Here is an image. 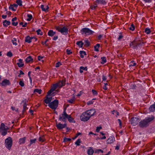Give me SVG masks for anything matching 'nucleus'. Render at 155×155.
Returning a JSON list of instances; mask_svg holds the SVG:
<instances>
[{
	"label": "nucleus",
	"instance_id": "obj_21",
	"mask_svg": "<svg viewBox=\"0 0 155 155\" xmlns=\"http://www.w3.org/2000/svg\"><path fill=\"white\" fill-rule=\"evenodd\" d=\"M26 139V137H25L19 139L18 142L20 144H24L25 142Z\"/></svg>",
	"mask_w": 155,
	"mask_h": 155
},
{
	"label": "nucleus",
	"instance_id": "obj_11",
	"mask_svg": "<svg viewBox=\"0 0 155 155\" xmlns=\"http://www.w3.org/2000/svg\"><path fill=\"white\" fill-rule=\"evenodd\" d=\"M88 115L89 117L90 118L91 117L93 116L96 112V111L94 109H90L88 110L85 111Z\"/></svg>",
	"mask_w": 155,
	"mask_h": 155
},
{
	"label": "nucleus",
	"instance_id": "obj_58",
	"mask_svg": "<svg viewBox=\"0 0 155 155\" xmlns=\"http://www.w3.org/2000/svg\"><path fill=\"white\" fill-rule=\"evenodd\" d=\"M58 36H57V35L54 36V37L53 39V40H54V41L58 39Z\"/></svg>",
	"mask_w": 155,
	"mask_h": 155
},
{
	"label": "nucleus",
	"instance_id": "obj_41",
	"mask_svg": "<svg viewBox=\"0 0 155 155\" xmlns=\"http://www.w3.org/2000/svg\"><path fill=\"white\" fill-rule=\"evenodd\" d=\"M16 2L18 5L22 6V1L21 0H16Z\"/></svg>",
	"mask_w": 155,
	"mask_h": 155
},
{
	"label": "nucleus",
	"instance_id": "obj_16",
	"mask_svg": "<svg viewBox=\"0 0 155 155\" xmlns=\"http://www.w3.org/2000/svg\"><path fill=\"white\" fill-rule=\"evenodd\" d=\"M115 140V138L114 137H110L107 141V143H113Z\"/></svg>",
	"mask_w": 155,
	"mask_h": 155
},
{
	"label": "nucleus",
	"instance_id": "obj_33",
	"mask_svg": "<svg viewBox=\"0 0 155 155\" xmlns=\"http://www.w3.org/2000/svg\"><path fill=\"white\" fill-rule=\"evenodd\" d=\"M75 99V97L74 96L72 98L68 100V101L69 103L72 104L74 101Z\"/></svg>",
	"mask_w": 155,
	"mask_h": 155
},
{
	"label": "nucleus",
	"instance_id": "obj_19",
	"mask_svg": "<svg viewBox=\"0 0 155 155\" xmlns=\"http://www.w3.org/2000/svg\"><path fill=\"white\" fill-rule=\"evenodd\" d=\"M94 151L92 147H89L87 151V153L88 155H92Z\"/></svg>",
	"mask_w": 155,
	"mask_h": 155
},
{
	"label": "nucleus",
	"instance_id": "obj_20",
	"mask_svg": "<svg viewBox=\"0 0 155 155\" xmlns=\"http://www.w3.org/2000/svg\"><path fill=\"white\" fill-rule=\"evenodd\" d=\"M18 7V5L17 4H12L10 5L9 7V8L10 9L12 10H15L14 8L15 9L17 8V7Z\"/></svg>",
	"mask_w": 155,
	"mask_h": 155
},
{
	"label": "nucleus",
	"instance_id": "obj_28",
	"mask_svg": "<svg viewBox=\"0 0 155 155\" xmlns=\"http://www.w3.org/2000/svg\"><path fill=\"white\" fill-rule=\"evenodd\" d=\"M56 34L55 31H54L52 30H49V36H52Z\"/></svg>",
	"mask_w": 155,
	"mask_h": 155
},
{
	"label": "nucleus",
	"instance_id": "obj_43",
	"mask_svg": "<svg viewBox=\"0 0 155 155\" xmlns=\"http://www.w3.org/2000/svg\"><path fill=\"white\" fill-rule=\"evenodd\" d=\"M27 24V22H25V24H23V23L22 22H21L19 23V25H22V27H25L26 26V25Z\"/></svg>",
	"mask_w": 155,
	"mask_h": 155
},
{
	"label": "nucleus",
	"instance_id": "obj_17",
	"mask_svg": "<svg viewBox=\"0 0 155 155\" xmlns=\"http://www.w3.org/2000/svg\"><path fill=\"white\" fill-rule=\"evenodd\" d=\"M23 60L21 59H18L19 62L17 63V64L19 67L21 68L24 65V64L23 63Z\"/></svg>",
	"mask_w": 155,
	"mask_h": 155
},
{
	"label": "nucleus",
	"instance_id": "obj_22",
	"mask_svg": "<svg viewBox=\"0 0 155 155\" xmlns=\"http://www.w3.org/2000/svg\"><path fill=\"white\" fill-rule=\"evenodd\" d=\"M80 68V72L81 73H82L83 72V70L87 71V67H84L83 66H81Z\"/></svg>",
	"mask_w": 155,
	"mask_h": 155
},
{
	"label": "nucleus",
	"instance_id": "obj_60",
	"mask_svg": "<svg viewBox=\"0 0 155 155\" xmlns=\"http://www.w3.org/2000/svg\"><path fill=\"white\" fill-rule=\"evenodd\" d=\"M102 79L103 81H105L107 79L106 77L104 75L102 76Z\"/></svg>",
	"mask_w": 155,
	"mask_h": 155
},
{
	"label": "nucleus",
	"instance_id": "obj_2",
	"mask_svg": "<svg viewBox=\"0 0 155 155\" xmlns=\"http://www.w3.org/2000/svg\"><path fill=\"white\" fill-rule=\"evenodd\" d=\"M52 97H49V107L53 109H55L58 106V101L57 100H55L52 102L50 103L51 101Z\"/></svg>",
	"mask_w": 155,
	"mask_h": 155
},
{
	"label": "nucleus",
	"instance_id": "obj_27",
	"mask_svg": "<svg viewBox=\"0 0 155 155\" xmlns=\"http://www.w3.org/2000/svg\"><path fill=\"white\" fill-rule=\"evenodd\" d=\"M44 102L46 104H48V91L47 92V94L46 95V99L44 100Z\"/></svg>",
	"mask_w": 155,
	"mask_h": 155
},
{
	"label": "nucleus",
	"instance_id": "obj_8",
	"mask_svg": "<svg viewBox=\"0 0 155 155\" xmlns=\"http://www.w3.org/2000/svg\"><path fill=\"white\" fill-rule=\"evenodd\" d=\"M68 115L66 113L65 110H64L63 114L59 115V120L60 121H64L65 120L67 119Z\"/></svg>",
	"mask_w": 155,
	"mask_h": 155
},
{
	"label": "nucleus",
	"instance_id": "obj_38",
	"mask_svg": "<svg viewBox=\"0 0 155 155\" xmlns=\"http://www.w3.org/2000/svg\"><path fill=\"white\" fill-rule=\"evenodd\" d=\"M144 31L147 34H149L151 32V31L150 30V29L148 28H146L145 29Z\"/></svg>",
	"mask_w": 155,
	"mask_h": 155
},
{
	"label": "nucleus",
	"instance_id": "obj_3",
	"mask_svg": "<svg viewBox=\"0 0 155 155\" xmlns=\"http://www.w3.org/2000/svg\"><path fill=\"white\" fill-rule=\"evenodd\" d=\"M81 32L82 35L86 36L93 34L94 32L88 28H84L81 30Z\"/></svg>",
	"mask_w": 155,
	"mask_h": 155
},
{
	"label": "nucleus",
	"instance_id": "obj_62",
	"mask_svg": "<svg viewBox=\"0 0 155 155\" xmlns=\"http://www.w3.org/2000/svg\"><path fill=\"white\" fill-rule=\"evenodd\" d=\"M6 14L10 16L11 14V12L10 11H7L6 12Z\"/></svg>",
	"mask_w": 155,
	"mask_h": 155
},
{
	"label": "nucleus",
	"instance_id": "obj_25",
	"mask_svg": "<svg viewBox=\"0 0 155 155\" xmlns=\"http://www.w3.org/2000/svg\"><path fill=\"white\" fill-rule=\"evenodd\" d=\"M67 119L69 122L71 123H75V121L74 120V119L70 115H68Z\"/></svg>",
	"mask_w": 155,
	"mask_h": 155
},
{
	"label": "nucleus",
	"instance_id": "obj_31",
	"mask_svg": "<svg viewBox=\"0 0 155 155\" xmlns=\"http://www.w3.org/2000/svg\"><path fill=\"white\" fill-rule=\"evenodd\" d=\"M137 64L135 62H134V61H131L129 65V67H130L132 66H135Z\"/></svg>",
	"mask_w": 155,
	"mask_h": 155
},
{
	"label": "nucleus",
	"instance_id": "obj_13",
	"mask_svg": "<svg viewBox=\"0 0 155 155\" xmlns=\"http://www.w3.org/2000/svg\"><path fill=\"white\" fill-rule=\"evenodd\" d=\"M9 129V128L5 126L3 123H2L0 127V132L2 130L6 131Z\"/></svg>",
	"mask_w": 155,
	"mask_h": 155
},
{
	"label": "nucleus",
	"instance_id": "obj_53",
	"mask_svg": "<svg viewBox=\"0 0 155 155\" xmlns=\"http://www.w3.org/2000/svg\"><path fill=\"white\" fill-rule=\"evenodd\" d=\"M71 140V139L69 138H65L64 139V142L69 141Z\"/></svg>",
	"mask_w": 155,
	"mask_h": 155
},
{
	"label": "nucleus",
	"instance_id": "obj_61",
	"mask_svg": "<svg viewBox=\"0 0 155 155\" xmlns=\"http://www.w3.org/2000/svg\"><path fill=\"white\" fill-rule=\"evenodd\" d=\"M43 58V57L41 56H39L38 57V59L39 61H41V59H42Z\"/></svg>",
	"mask_w": 155,
	"mask_h": 155
},
{
	"label": "nucleus",
	"instance_id": "obj_50",
	"mask_svg": "<svg viewBox=\"0 0 155 155\" xmlns=\"http://www.w3.org/2000/svg\"><path fill=\"white\" fill-rule=\"evenodd\" d=\"M27 104H26L25 103H24V104L23 105V111H25L27 109Z\"/></svg>",
	"mask_w": 155,
	"mask_h": 155
},
{
	"label": "nucleus",
	"instance_id": "obj_59",
	"mask_svg": "<svg viewBox=\"0 0 155 155\" xmlns=\"http://www.w3.org/2000/svg\"><path fill=\"white\" fill-rule=\"evenodd\" d=\"M66 52L68 54H70L71 53V52L70 50L67 49L66 50Z\"/></svg>",
	"mask_w": 155,
	"mask_h": 155
},
{
	"label": "nucleus",
	"instance_id": "obj_44",
	"mask_svg": "<svg viewBox=\"0 0 155 155\" xmlns=\"http://www.w3.org/2000/svg\"><path fill=\"white\" fill-rule=\"evenodd\" d=\"M92 92L93 95L96 96L97 95V92L94 90L93 89Z\"/></svg>",
	"mask_w": 155,
	"mask_h": 155
},
{
	"label": "nucleus",
	"instance_id": "obj_45",
	"mask_svg": "<svg viewBox=\"0 0 155 155\" xmlns=\"http://www.w3.org/2000/svg\"><path fill=\"white\" fill-rule=\"evenodd\" d=\"M7 55L9 57H11L13 55L11 51H9L7 53Z\"/></svg>",
	"mask_w": 155,
	"mask_h": 155
},
{
	"label": "nucleus",
	"instance_id": "obj_36",
	"mask_svg": "<svg viewBox=\"0 0 155 155\" xmlns=\"http://www.w3.org/2000/svg\"><path fill=\"white\" fill-rule=\"evenodd\" d=\"M12 41L14 45L16 46L17 45V43L16 42L17 41V39L15 38H14L12 40Z\"/></svg>",
	"mask_w": 155,
	"mask_h": 155
},
{
	"label": "nucleus",
	"instance_id": "obj_24",
	"mask_svg": "<svg viewBox=\"0 0 155 155\" xmlns=\"http://www.w3.org/2000/svg\"><path fill=\"white\" fill-rule=\"evenodd\" d=\"M37 140L35 138L33 139H31L30 141V144L28 145V146L30 147L31 144L34 143H35Z\"/></svg>",
	"mask_w": 155,
	"mask_h": 155
},
{
	"label": "nucleus",
	"instance_id": "obj_64",
	"mask_svg": "<svg viewBox=\"0 0 155 155\" xmlns=\"http://www.w3.org/2000/svg\"><path fill=\"white\" fill-rule=\"evenodd\" d=\"M61 64L59 62L57 63L56 64V67H58Z\"/></svg>",
	"mask_w": 155,
	"mask_h": 155
},
{
	"label": "nucleus",
	"instance_id": "obj_37",
	"mask_svg": "<svg viewBox=\"0 0 155 155\" xmlns=\"http://www.w3.org/2000/svg\"><path fill=\"white\" fill-rule=\"evenodd\" d=\"M99 46L100 44H97V45L94 47V50L96 51H99Z\"/></svg>",
	"mask_w": 155,
	"mask_h": 155
},
{
	"label": "nucleus",
	"instance_id": "obj_10",
	"mask_svg": "<svg viewBox=\"0 0 155 155\" xmlns=\"http://www.w3.org/2000/svg\"><path fill=\"white\" fill-rule=\"evenodd\" d=\"M139 119L138 118L133 117L131 118V123L133 126L136 125L139 122Z\"/></svg>",
	"mask_w": 155,
	"mask_h": 155
},
{
	"label": "nucleus",
	"instance_id": "obj_29",
	"mask_svg": "<svg viewBox=\"0 0 155 155\" xmlns=\"http://www.w3.org/2000/svg\"><path fill=\"white\" fill-rule=\"evenodd\" d=\"M76 44L80 48L82 47L83 45V43L82 41H80L77 42Z\"/></svg>",
	"mask_w": 155,
	"mask_h": 155
},
{
	"label": "nucleus",
	"instance_id": "obj_1",
	"mask_svg": "<svg viewBox=\"0 0 155 155\" xmlns=\"http://www.w3.org/2000/svg\"><path fill=\"white\" fill-rule=\"evenodd\" d=\"M154 119V117L153 116L147 117L139 123V125L142 127H146L149 125L150 123L153 121Z\"/></svg>",
	"mask_w": 155,
	"mask_h": 155
},
{
	"label": "nucleus",
	"instance_id": "obj_57",
	"mask_svg": "<svg viewBox=\"0 0 155 155\" xmlns=\"http://www.w3.org/2000/svg\"><path fill=\"white\" fill-rule=\"evenodd\" d=\"M100 151H101L102 153L103 152V151L101 149H97L96 150L95 152L99 153Z\"/></svg>",
	"mask_w": 155,
	"mask_h": 155
},
{
	"label": "nucleus",
	"instance_id": "obj_48",
	"mask_svg": "<svg viewBox=\"0 0 155 155\" xmlns=\"http://www.w3.org/2000/svg\"><path fill=\"white\" fill-rule=\"evenodd\" d=\"M44 138L43 137H40L39 138V140L40 142H44Z\"/></svg>",
	"mask_w": 155,
	"mask_h": 155
},
{
	"label": "nucleus",
	"instance_id": "obj_14",
	"mask_svg": "<svg viewBox=\"0 0 155 155\" xmlns=\"http://www.w3.org/2000/svg\"><path fill=\"white\" fill-rule=\"evenodd\" d=\"M67 126V124H62L60 123H58V124H56V126L57 128L59 129H61L65 128Z\"/></svg>",
	"mask_w": 155,
	"mask_h": 155
},
{
	"label": "nucleus",
	"instance_id": "obj_15",
	"mask_svg": "<svg viewBox=\"0 0 155 155\" xmlns=\"http://www.w3.org/2000/svg\"><path fill=\"white\" fill-rule=\"evenodd\" d=\"M58 87H61L64 85L65 84V81L64 80L59 81L58 83H56Z\"/></svg>",
	"mask_w": 155,
	"mask_h": 155
},
{
	"label": "nucleus",
	"instance_id": "obj_26",
	"mask_svg": "<svg viewBox=\"0 0 155 155\" xmlns=\"http://www.w3.org/2000/svg\"><path fill=\"white\" fill-rule=\"evenodd\" d=\"M33 60V59H32L31 57L30 56H29L28 57H27L25 60V61L26 62H31Z\"/></svg>",
	"mask_w": 155,
	"mask_h": 155
},
{
	"label": "nucleus",
	"instance_id": "obj_18",
	"mask_svg": "<svg viewBox=\"0 0 155 155\" xmlns=\"http://www.w3.org/2000/svg\"><path fill=\"white\" fill-rule=\"evenodd\" d=\"M33 38V37H30L29 36H27L25 38V41L28 43H30L31 42V39Z\"/></svg>",
	"mask_w": 155,
	"mask_h": 155
},
{
	"label": "nucleus",
	"instance_id": "obj_5",
	"mask_svg": "<svg viewBox=\"0 0 155 155\" xmlns=\"http://www.w3.org/2000/svg\"><path fill=\"white\" fill-rule=\"evenodd\" d=\"M12 140L11 137L6 138L5 140V145L6 147L10 150L12 146Z\"/></svg>",
	"mask_w": 155,
	"mask_h": 155
},
{
	"label": "nucleus",
	"instance_id": "obj_52",
	"mask_svg": "<svg viewBox=\"0 0 155 155\" xmlns=\"http://www.w3.org/2000/svg\"><path fill=\"white\" fill-rule=\"evenodd\" d=\"M101 129L102 127H97L96 131L97 133L99 132Z\"/></svg>",
	"mask_w": 155,
	"mask_h": 155
},
{
	"label": "nucleus",
	"instance_id": "obj_23",
	"mask_svg": "<svg viewBox=\"0 0 155 155\" xmlns=\"http://www.w3.org/2000/svg\"><path fill=\"white\" fill-rule=\"evenodd\" d=\"M3 25L5 27H7L8 25H9L10 24V22L9 21L5 20L3 21Z\"/></svg>",
	"mask_w": 155,
	"mask_h": 155
},
{
	"label": "nucleus",
	"instance_id": "obj_34",
	"mask_svg": "<svg viewBox=\"0 0 155 155\" xmlns=\"http://www.w3.org/2000/svg\"><path fill=\"white\" fill-rule=\"evenodd\" d=\"M41 91L42 90L40 89H35L34 91V93L36 92L38 93L39 94H41Z\"/></svg>",
	"mask_w": 155,
	"mask_h": 155
},
{
	"label": "nucleus",
	"instance_id": "obj_32",
	"mask_svg": "<svg viewBox=\"0 0 155 155\" xmlns=\"http://www.w3.org/2000/svg\"><path fill=\"white\" fill-rule=\"evenodd\" d=\"M101 59L102 60V61L101 62V64H104L107 62L106 58L105 57H101Z\"/></svg>",
	"mask_w": 155,
	"mask_h": 155
},
{
	"label": "nucleus",
	"instance_id": "obj_56",
	"mask_svg": "<svg viewBox=\"0 0 155 155\" xmlns=\"http://www.w3.org/2000/svg\"><path fill=\"white\" fill-rule=\"evenodd\" d=\"M19 72H20L19 74L18 75V77H20L21 75V74L23 75L24 74V73H23V72L21 70H20L19 71Z\"/></svg>",
	"mask_w": 155,
	"mask_h": 155
},
{
	"label": "nucleus",
	"instance_id": "obj_49",
	"mask_svg": "<svg viewBox=\"0 0 155 155\" xmlns=\"http://www.w3.org/2000/svg\"><path fill=\"white\" fill-rule=\"evenodd\" d=\"M81 143L80 140L79 139H78L76 141L75 143V144L79 146L80 145V143Z\"/></svg>",
	"mask_w": 155,
	"mask_h": 155
},
{
	"label": "nucleus",
	"instance_id": "obj_54",
	"mask_svg": "<svg viewBox=\"0 0 155 155\" xmlns=\"http://www.w3.org/2000/svg\"><path fill=\"white\" fill-rule=\"evenodd\" d=\"M7 134V130L4 131L1 133V134L2 136H4Z\"/></svg>",
	"mask_w": 155,
	"mask_h": 155
},
{
	"label": "nucleus",
	"instance_id": "obj_35",
	"mask_svg": "<svg viewBox=\"0 0 155 155\" xmlns=\"http://www.w3.org/2000/svg\"><path fill=\"white\" fill-rule=\"evenodd\" d=\"M149 110L151 111H153L155 110V105H151L149 107Z\"/></svg>",
	"mask_w": 155,
	"mask_h": 155
},
{
	"label": "nucleus",
	"instance_id": "obj_39",
	"mask_svg": "<svg viewBox=\"0 0 155 155\" xmlns=\"http://www.w3.org/2000/svg\"><path fill=\"white\" fill-rule=\"evenodd\" d=\"M27 17L28 18L27 19V20L28 21H30L32 18V16L31 14H28Z\"/></svg>",
	"mask_w": 155,
	"mask_h": 155
},
{
	"label": "nucleus",
	"instance_id": "obj_46",
	"mask_svg": "<svg viewBox=\"0 0 155 155\" xmlns=\"http://www.w3.org/2000/svg\"><path fill=\"white\" fill-rule=\"evenodd\" d=\"M19 85L21 87H23L24 86V83L23 81H20L19 82Z\"/></svg>",
	"mask_w": 155,
	"mask_h": 155
},
{
	"label": "nucleus",
	"instance_id": "obj_30",
	"mask_svg": "<svg viewBox=\"0 0 155 155\" xmlns=\"http://www.w3.org/2000/svg\"><path fill=\"white\" fill-rule=\"evenodd\" d=\"M80 54L81 57V58H83L84 55H86L85 52L84 51H80Z\"/></svg>",
	"mask_w": 155,
	"mask_h": 155
},
{
	"label": "nucleus",
	"instance_id": "obj_42",
	"mask_svg": "<svg viewBox=\"0 0 155 155\" xmlns=\"http://www.w3.org/2000/svg\"><path fill=\"white\" fill-rule=\"evenodd\" d=\"M37 34L38 35H42V32L41 31V29H38L36 31Z\"/></svg>",
	"mask_w": 155,
	"mask_h": 155
},
{
	"label": "nucleus",
	"instance_id": "obj_40",
	"mask_svg": "<svg viewBox=\"0 0 155 155\" xmlns=\"http://www.w3.org/2000/svg\"><path fill=\"white\" fill-rule=\"evenodd\" d=\"M129 28L130 30L134 31L135 29V27L133 24H131L129 26Z\"/></svg>",
	"mask_w": 155,
	"mask_h": 155
},
{
	"label": "nucleus",
	"instance_id": "obj_51",
	"mask_svg": "<svg viewBox=\"0 0 155 155\" xmlns=\"http://www.w3.org/2000/svg\"><path fill=\"white\" fill-rule=\"evenodd\" d=\"M94 101H93V100H90L87 102V104L88 105H91L92 104Z\"/></svg>",
	"mask_w": 155,
	"mask_h": 155
},
{
	"label": "nucleus",
	"instance_id": "obj_47",
	"mask_svg": "<svg viewBox=\"0 0 155 155\" xmlns=\"http://www.w3.org/2000/svg\"><path fill=\"white\" fill-rule=\"evenodd\" d=\"M44 5H41V8L42 9V10H48V6L47 5L46 9H45L44 8Z\"/></svg>",
	"mask_w": 155,
	"mask_h": 155
},
{
	"label": "nucleus",
	"instance_id": "obj_63",
	"mask_svg": "<svg viewBox=\"0 0 155 155\" xmlns=\"http://www.w3.org/2000/svg\"><path fill=\"white\" fill-rule=\"evenodd\" d=\"M7 15H2V17L3 19H5L7 17Z\"/></svg>",
	"mask_w": 155,
	"mask_h": 155
},
{
	"label": "nucleus",
	"instance_id": "obj_12",
	"mask_svg": "<svg viewBox=\"0 0 155 155\" xmlns=\"http://www.w3.org/2000/svg\"><path fill=\"white\" fill-rule=\"evenodd\" d=\"M2 86H5L9 85L11 84L9 81L7 79H4L2 82L0 83Z\"/></svg>",
	"mask_w": 155,
	"mask_h": 155
},
{
	"label": "nucleus",
	"instance_id": "obj_6",
	"mask_svg": "<svg viewBox=\"0 0 155 155\" xmlns=\"http://www.w3.org/2000/svg\"><path fill=\"white\" fill-rule=\"evenodd\" d=\"M55 84L51 87V89L49 90V97L51 95L54 96L56 94L57 91L56 89L58 87Z\"/></svg>",
	"mask_w": 155,
	"mask_h": 155
},
{
	"label": "nucleus",
	"instance_id": "obj_4",
	"mask_svg": "<svg viewBox=\"0 0 155 155\" xmlns=\"http://www.w3.org/2000/svg\"><path fill=\"white\" fill-rule=\"evenodd\" d=\"M106 2L105 0H95V1L94 2V5H92L91 6V9L93 10L97 8V5L98 4H106Z\"/></svg>",
	"mask_w": 155,
	"mask_h": 155
},
{
	"label": "nucleus",
	"instance_id": "obj_7",
	"mask_svg": "<svg viewBox=\"0 0 155 155\" xmlns=\"http://www.w3.org/2000/svg\"><path fill=\"white\" fill-rule=\"evenodd\" d=\"M80 118L81 121H87L90 118L86 112H83L81 115Z\"/></svg>",
	"mask_w": 155,
	"mask_h": 155
},
{
	"label": "nucleus",
	"instance_id": "obj_55",
	"mask_svg": "<svg viewBox=\"0 0 155 155\" xmlns=\"http://www.w3.org/2000/svg\"><path fill=\"white\" fill-rule=\"evenodd\" d=\"M18 22H12V24L13 26H16L18 25Z\"/></svg>",
	"mask_w": 155,
	"mask_h": 155
},
{
	"label": "nucleus",
	"instance_id": "obj_9",
	"mask_svg": "<svg viewBox=\"0 0 155 155\" xmlns=\"http://www.w3.org/2000/svg\"><path fill=\"white\" fill-rule=\"evenodd\" d=\"M57 30L59 31L63 34H66L68 33V29L65 27L62 28L58 27L57 28Z\"/></svg>",
	"mask_w": 155,
	"mask_h": 155
}]
</instances>
